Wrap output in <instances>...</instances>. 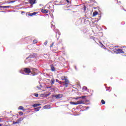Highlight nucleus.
Here are the masks:
<instances>
[{"label": "nucleus", "instance_id": "obj_1", "mask_svg": "<svg viewBox=\"0 0 126 126\" xmlns=\"http://www.w3.org/2000/svg\"><path fill=\"white\" fill-rule=\"evenodd\" d=\"M20 73L22 74H25L26 75H29V74L31 72V70L29 68H25L20 70Z\"/></svg>", "mask_w": 126, "mask_h": 126}, {"label": "nucleus", "instance_id": "obj_2", "mask_svg": "<svg viewBox=\"0 0 126 126\" xmlns=\"http://www.w3.org/2000/svg\"><path fill=\"white\" fill-rule=\"evenodd\" d=\"M62 80H64V82L63 83V85H64L65 87H67L68 84L69 83V81L67 79V78L65 76H63L61 77Z\"/></svg>", "mask_w": 126, "mask_h": 126}, {"label": "nucleus", "instance_id": "obj_3", "mask_svg": "<svg viewBox=\"0 0 126 126\" xmlns=\"http://www.w3.org/2000/svg\"><path fill=\"white\" fill-rule=\"evenodd\" d=\"M35 57H37V54L36 53H32L28 58H27V60H28V59H34Z\"/></svg>", "mask_w": 126, "mask_h": 126}, {"label": "nucleus", "instance_id": "obj_4", "mask_svg": "<svg viewBox=\"0 0 126 126\" xmlns=\"http://www.w3.org/2000/svg\"><path fill=\"white\" fill-rule=\"evenodd\" d=\"M56 37L57 38V40H59L60 38V35H61V32H60V31L59 30V29H56Z\"/></svg>", "mask_w": 126, "mask_h": 126}, {"label": "nucleus", "instance_id": "obj_5", "mask_svg": "<svg viewBox=\"0 0 126 126\" xmlns=\"http://www.w3.org/2000/svg\"><path fill=\"white\" fill-rule=\"evenodd\" d=\"M29 2L30 3L31 7H33V4H35L36 3V0H29Z\"/></svg>", "mask_w": 126, "mask_h": 126}, {"label": "nucleus", "instance_id": "obj_6", "mask_svg": "<svg viewBox=\"0 0 126 126\" xmlns=\"http://www.w3.org/2000/svg\"><path fill=\"white\" fill-rule=\"evenodd\" d=\"M63 94H56L54 96V97H55V98H56L57 99H61V98L63 97Z\"/></svg>", "mask_w": 126, "mask_h": 126}, {"label": "nucleus", "instance_id": "obj_7", "mask_svg": "<svg viewBox=\"0 0 126 126\" xmlns=\"http://www.w3.org/2000/svg\"><path fill=\"white\" fill-rule=\"evenodd\" d=\"M60 3L61 4H58L57 5H62V4H65V3H66V0H61Z\"/></svg>", "mask_w": 126, "mask_h": 126}, {"label": "nucleus", "instance_id": "obj_8", "mask_svg": "<svg viewBox=\"0 0 126 126\" xmlns=\"http://www.w3.org/2000/svg\"><path fill=\"white\" fill-rule=\"evenodd\" d=\"M115 51L117 54H120V53L123 54V53H124L123 50L121 49H117L115 50Z\"/></svg>", "mask_w": 126, "mask_h": 126}, {"label": "nucleus", "instance_id": "obj_9", "mask_svg": "<svg viewBox=\"0 0 126 126\" xmlns=\"http://www.w3.org/2000/svg\"><path fill=\"white\" fill-rule=\"evenodd\" d=\"M9 7H11V8H13V7L10 6H0V8H9Z\"/></svg>", "mask_w": 126, "mask_h": 126}, {"label": "nucleus", "instance_id": "obj_10", "mask_svg": "<svg viewBox=\"0 0 126 126\" xmlns=\"http://www.w3.org/2000/svg\"><path fill=\"white\" fill-rule=\"evenodd\" d=\"M38 12H34L33 13L28 14V16H33V15H36Z\"/></svg>", "mask_w": 126, "mask_h": 126}, {"label": "nucleus", "instance_id": "obj_11", "mask_svg": "<svg viewBox=\"0 0 126 126\" xmlns=\"http://www.w3.org/2000/svg\"><path fill=\"white\" fill-rule=\"evenodd\" d=\"M39 106H41V104L40 103H35L32 105V107L33 108H37V107H39Z\"/></svg>", "mask_w": 126, "mask_h": 126}, {"label": "nucleus", "instance_id": "obj_12", "mask_svg": "<svg viewBox=\"0 0 126 126\" xmlns=\"http://www.w3.org/2000/svg\"><path fill=\"white\" fill-rule=\"evenodd\" d=\"M49 10H48V9H42L41 10V12H42V13H48Z\"/></svg>", "mask_w": 126, "mask_h": 126}, {"label": "nucleus", "instance_id": "obj_13", "mask_svg": "<svg viewBox=\"0 0 126 126\" xmlns=\"http://www.w3.org/2000/svg\"><path fill=\"white\" fill-rule=\"evenodd\" d=\"M76 103H77V105H80L81 104H84V103H83V100L77 101Z\"/></svg>", "mask_w": 126, "mask_h": 126}, {"label": "nucleus", "instance_id": "obj_14", "mask_svg": "<svg viewBox=\"0 0 126 126\" xmlns=\"http://www.w3.org/2000/svg\"><path fill=\"white\" fill-rule=\"evenodd\" d=\"M80 24H81V20H77V22H76V25H80Z\"/></svg>", "mask_w": 126, "mask_h": 126}, {"label": "nucleus", "instance_id": "obj_15", "mask_svg": "<svg viewBox=\"0 0 126 126\" xmlns=\"http://www.w3.org/2000/svg\"><path fill=\"white\" fill-rule=\"evenodd\" d=\"M41 106L38 107L37 108H34V111L35 112H38V111H40V109H41Z\"/></svg>", "mask_w": 126, "mask_h": 126}, {"label": "nucleus", "instance_id": "obj_16", "mask_svg": "<svg viewBox=\"0 0 126 126\" xmlns=\"http://www.w3.org/2000/svg\"><path fill=\"white\" fill-rule=\"evenodd\" d=\"M51 84L53 85V84H55V79L53 78L51 79Z\"/></svg>", "mask_w": 126, "mask_h": 126}, {"label": "nucleus", "instance_id": "obj_17", "mask_svg": "<svg viewBox=\"0 0 126 126\" xmlns=\"http://www.w3.org/2000/svg\"><path fill=\"white\" fill-rule=\"evenodd\" d=\"M19 110H21L22 111H24V108H23V106H20L18 108Z\"/></svg>", "mask_w": 126, "mask_h": 126}, {"label": "nucleus", "instance_id": "obj_18", "mask_svg": "<svg viewBox=\"0 0 126 126\" xmlns=\"http://www.w3.org/2000/svg\"><path fill=\"white\" fill-rule=\"evenodd\" d=\"M70 104L71 105H77V103L76 102H74L73 101H70Z\"/></svg>", "mask_w": 126, "mask_h": 126}, {"label": "nucleus", "instance_id": "obj_19", "mask_svg": "<svg viewBox=\"0 0 126 126\" xmlns=\"http://www.w3.org/2000/svg\"><path fill=\"white\" fill-rule=\"evenodd\" d=\"M51 70L52 71H56V68L54 66H51Z\"/></svg>", "mask_w": 126, "mask_h": 126}, {"label": "nucleus", "instance_id": "obj_20", "mask_svg": "<svg viewBox=\"0 0 126 126\" xmlns=\"http://www.w3.org/2000/svg\"><path fill=\"white\" fill-rule=\"evenodd\" d=\"M98 14V12H94L93 14V16H96Z\"/></svg>", "mask_w": 126, "mask_h": 126}, {"label": "nucleus", "instance_id": "obj_21", "mask_svg": "<svg viewBox=\"0 0 126 126\" xmlns=\"http://www.w3.org/2000/svg\"><path fill=\"white\" fill-rule=\"evenodd\" d=\"M101 104H102V105H105V104H106V102H105V101L103 99H102Z\"/></svg>", "mask_w": 126, "mask_h": 126}, {"label": "nucleus", "instance_id": "obj_22", "mask_svg": "<svg viewBox=\"0 0 126 126\" xmlns=\"http://www.w3.org/2000/svg\"><path fill=\"white\" fill-rule=\"evenodd\" d=\"M16 124H19V122L18 121V120L17 122H13V125H15Z\"/></svg>", "mask_w": 126, "mask_h": 126}, {"label": "nucleus", "instance_id": "obj_23", "mask_svg": "<svg viewBox=\"0 0 126 126\" xmlns=\"http://www.w3.org/2000/svg\"><path fill=\"white\" fill-rule=\"evenodd\" d=\"M21 121H23V118H21L18 120V122H19H19H21Z\"/></svg>", "mask_w": 126, "mask_h": 126}, {"label": "nucleus", "instance_id": "obj_24", "mask_svg": "<svg viewBox=\"0 0 126 126\" xmlns=\"http://www.w3.org/2000/svg\"><path fill=\"white\" fill-rule=\"evenodd\" d=\"M33 95H34L35 97H38L39 96V94L36 93L33 94Z\"/></svg>", "mask_w": 126, "mask_h": 126}, {"label": "nucleus", "instance_id": "obj_25", "mask_svg": "<svg viewBox=\"0 0 126 126\" xmlns=\"http://www.w3.org/2000/svg\"><path fill=\"white\" fill-rule=\"evenodd\" d=\"M83 89L85 90V91H87V88L86 87H83Z\"/></svg>", "mask_w": 126, "mask_h": 126}, {"label": "nucleus", "instance_id": "obj_26", "mask_svg": "<svg viewBox=\"0 0 126 126\" xmlns=\"http://www.w3.org/2000/svg\"><path fill=\"white\" fill-rule=\"evenodd\" d=\"M59 84H62V85H63V83H65L63 82H62V81H59Z\"/></svg>", "mask_w": 126, "mask_h": 126}, {"label": "nucleus", "instance_id": "obj_27", "mask_svg": "<svg viewBox=\"0 0 126 126\" xmlns=\"http://www.w3.org/2000/svg\"><path fill=\"white\" fill-rule=\"evenodd\" d=\"M16 0H12L9 2V3H13V2H15Z\"/></svg>", "mask_w": 126, "mask_h": 126}, {"label": "nucleus", "instance_id": "obj_28", "mask_svg": "<svg viewBox=\"0 0 126 126\" xmlns=\"http://www.w3.org/2000/svg\"><path fill=\"white\" fill-rule=\"evenodd\" d=\"M44 107L45 109H49L48 107H50V105H45Z\"/></svg>", "mask_w": 126, "mask_h": 126}, {"label": "nucleus", "instance_id": "obj_29", "mask_svg": "<svg viewBox=\"0 0 126 126\" xmlns=\"http://www.w3.org/2000/svg\"><path fill=\"white\" fill-rule=\"evenodd\" d=\"M60 1H61V0H55V2H59V3H61Z\"/></svg>", "mask_w": 126, "mask_h": 126}, {"label": "nucleus", "instance_id": "obj_30", "mask_svg": "<svg viewBox=\"0 0 126 126\" xmlns=\"http://www.w3.org/2000/svg\"><path fill=\"white\" fill-rule=\"evenodd\" d=\"M51 28L54 29V28L55 27V26H54V25H53V23H51Z\"/></svg>", "mask_w": 126, "mask_h": 126}, {"label": "nucleus", "instance_id": "obj_31", "mask_svg": "<svg viewBox=\"0 0 126 126\" xmlns=\"http://www.w3.org/2000/svg\"><path fill=\"white\" fill-rule=\"evenodd\" d=\"M80 97L82 99H84V98H86V96H85V95L82 96H80Z\"/></svg>", "mask_w": 126, "mask_h": 126}, {"label": "nucleus", "instance_id": "obj_32", "mask_svg": "<svg viewBox=\"0 0 126 126\" xmlns=\"http://www.w3.org/2000/svg\"><path fill=\"white\" fill-rule=\"evenodd\" d=\"M81 98V97H80V96H78V97H77L76 98V100H78V99H80Z\"/></svg>", "mask_w": 126, "mask_h": 126}, {"label": "nucleus", "instance_id": "obj_33", "mask_svg": "<svg viewBox=\"0 0 126 126\" xmlns=\"http://www.w3.org/2000/svg\"><path fill=\"white\" fill-rule=\"evenodd\" d=\"M33 44H36V43H37V40H33Z\"/></svg>", "mask_w": 126, "mask_h": 126}, {"label": "nucleus", "instance_id": "obj_34", "mask_svg": "<svg viewBox=\"0 0 126 126\" xmlns=\"http://www.w3.org/2000/svg\"><path fill=\"white\" fill-rule=\"evenodd\" d=\"M54 46V42H52V43L50 45V48H52Z\"/></svg>", "mask_w": 126, "mask_h": 126}, {"label": "nucleus", "instance_id": "obj_35", "mask_svg": "<svg viewBox=\"0 0 126 126\" xmlns=\"http://www.w3.org/2000/svg\"><path fill=\"white\" fill-rule=\"evenodd\" d=\"M47 44H48V41H46L44 43V44L45 45H47Z\"/></svg>", "mask_w": 126, "mask_h": 126}, {"label": "nucleus", "instance_id": "obj_36", "mask_svg": "<svg viewBox=\"0 0 126 126\" xmlns=\"http://www.w3.org/2000/svg\"><path fill=\"white\" fill-rule=\"evenodd\" d=\"M19 114L21 116H22V115H23V112H19Z\"/></svg>", "mask_w": 126, "mask_h": 126}, {"label": "nucleus", "instance_id": "obj_37", "mask_svg": "<svg viewBox=\"0 0 126 126\" xmlns=\"http://www.w3.org/2000/svg\"><path fill=\"white\" fill-rule=\"evenodd\" d=\"M56 82H58V83L60 82V80H59L58 79H56Z\"/></svg>", "mask_w": 126, "mask_h": 126}, {"label": "nucleus", "instance_id": "obj_38", "mask_svg": "<svg viewBox=\"0 0 126 126\" xmlns=\"http://www.w3.org/2000/svg\"><path fill=\"white\" fill-rule=\"evenodd\" d=\"M86 10V7L84 6V11H85Z\"/></svg>", "mask_w": 126, "mask_h": 126}, {"label": "nucleus", "instance_id": "obj_39", "mask_svg": "<svg viewBox=\"0 0 126 126\" xmlns=\"http://www.w3.org/2000/svg\"><path fill=\"white\" fill-rule=\"evenodd\" d=\"M2 121V118H0V123H1Z\"/></svg>", "mask_w": 126, "mask_h": 126}, {"label": "nucleus", "instance_id": "obj_40", "mask_svg": "<svg viewBox=\"0 0 126 126\" xmlns=\"http://www.w3.org/2000/svg\"><path fill=\"white\" fill-rule=\"evenodd\" d=\"M24 12H25L22 11L21 14H23V13H24Z\"/></svg>", "mask_w": 126, "mask_h": 126}, {"label": "nucleus", "instance_id": "obj_41", "mask_svg": "<svg viewBox=\"0 0 126 126\" xmlns=\"http://www.w3.org/2000/svg\"><path fill=\"white\" fill-rule=\"evenodd\" d=\"M75 69L76 70H77V68L76 67V66H75Z\"/></svg>", "mask_w": 126, "mask_h": 126}, {"label": "nucleus", "instance_id": "obj_42", "mask_svg": "<svg viewBox=\"0 0 126 126\" xmlns=\"http://www.w3.org/2000/svg\"><path fill=\"white\" fill-rule=\"evenodd\" d=\"M66 2H67V3L69 2V1H68V0H66Z\"/></svg>", "mask_w": 126, "mask_h": 126}, {"label": "nucleus", "instance_id": "obj_43", "mask_svg": "<svg viewBox=\"0 0 126 126\" xmlns=\"http://www.w3.org/2000/svg\"><path fill=\"white\" fill-rule=\"evenodd\" d=\"M31 74L32 75V76H35V74H32V73Z\"/></svg>", "mask_w": 126, "mask_h": 126}, {"label": "nucleus", "instance_id": "obj_44", "mask_svg": "<svg viewBox=\"0 0 126 126\" xmlns=\"http://www.w3.org/2000/svg\"><path fill=\"white\" fill-rule=\"evenodd\" d=\"M37 88H38V89H40V87L37 86Z\"/></svg>", "mask_w": 126, "mask_h": 126}, {"label": "nucleus", "instance_id": "obj_45", "mask_svg": "<svg viewBox=\"0 0 126 126\" xmlns=\"http://www.w3.org/2000/svg\"><path fill=\"white\" fill-rule=\"evenodd\" d=\"M32 69H33V71H35L36 70L35 68H32Z\"/></svg>", "mask_w": 126, "mask_h": 126}, {"label": "nucleus", "instance_id": "obj_46", "mask_svg": "<svg viewBox=\"0 0 126 126\" xmlns=\"http://www.w3.org/2000/svg\"><path fill=\"white\" fill-rule=\"evenodd\" d=\"M47 88H52V87H48Z\"/></svg>", "mask_w": 126, "mask_h": 126}, {"label": "nucleus", "instance_id": "obj_47", "mask_svg": "<svg viewBox=\"0 0 126 126\" xmlns=\"http://www.w3.org/2000/svg\"><path fill=\"white\" fill-rule=\"evenodd\" d=\"M0 12H4L3 11H0Z\"/></svg>", "mask_w": 126, "mask_h": 126}, {"label": "nucleus", "instance_id": "obj_48", "mask_svg": "<svg viewBox=\"0 0 126 126\" xmlns=\"http://www.w3.org/2000/svg\"><path fill=\"white\" fill-rule=\"evenodd\" d=\"M100 45H101L102 46H103V43H100Z\"/></svg>", "mask_w": 126, "mask_h": 126}, {"label": "nucleus", "instance_id": "obj_49", "mask_svg": "<svg viewBox=\"0 0 126 126\" xmlns=\"http://www.w3.org/2000/svg\"><path fill=\"white\" fill-rule=\"evenodd\" d=\"M115 47H116V48H118L119 46H116Z\"/></svg>", "mask_w": 126, "mask_h": 126}, {"label": "nucleus", "instance_id": "obj_50", "mask_svg": "<svg viewBox=\"0 0 126 126\" xmlns=\"http://www.w3.org/2000/svg\"><path fill=\"white\" fill-rule=\"evenodd\" d=\"M49 94H46V97H48V96H49Z\"/></svg>", "mask_w": 126, "mask_h": 126}, {"label": "nucleus", "instance_id": "obj_51", "mask_svg": "<svg viewBox=\"0 0 126 126\" xmlns=\"http://www.w3.org/2000/svg\"><path fill=\"white\" fill-rule=\"evenodd\" d=\"M108 90H109V89H107V90H106V91H108Z\"/></svg>", "mask_w": 126, "mask_h": 126}, {"label": "nucleus", "instance_id": "obj_52", "mask_svg": "<svg viewBox=\"0 0 126 126\" xmlns=\"http://www.w3.org/2000/svg\"><path fill=\"white\" fill-rule=\"evenodd\" d=\"M87 108H88V109L89 108V107H87Z\"/></svg>", "mask_w": 126, "mask_h": 126}, {"label": "nucleus", "instance_id": "obj_53", "mask_svg": "<svg viewBox=\"0 0 126 126\" xmlns=\"http://www.w3.org/2000/svg\"><path fill=\"white\" fill-rule=\"evenodd\" d=\"M0 126H2L1 124H0Z\"/></svg>", "mask_w": 126, "mask_h": 126}, {"label": "nucleus", "instance_id": "obj_54", "mask_svg": "<svg viewBox=\"0 0 126 126\" xmlns=\"http://www.w3.org/2000/svg\"><path fill=\"white\" fill-rule=\"evenodd\" d=\"M40 6L42 5L41 4H39Z\"/></svg>", "mask_w": 126, "mask_h": 126}, {"label": "nucleus", "instance_id": "obj_55", "mask_svg": "<svg viewBox=\"0 0 126 126\" xmlns=\"http://www.w3.org/2000/svg\"><path fill=\"white\" fill-rule=\"evenodd\" d=\"M123 9L125 10V9L124 8H123Z\"/></svg>", "mask_w": 126, "mask_h": 126}, {"label": "nucleus", "instance_id": "obj_56", "mask_svg": "<svg viewBox=\"0 0 126 126\" xmlns=\"http://www.w3.org/2000/svg\"><path fill=\"white\" fill-rule=\"evenodd\" d=\"M109 88H111V87H109Z\"/></svg>", "mask_w": 126, "mask_h": 126}, {"label": "nucleus", "instance_id": "obj_57", "mask_svg": "<svg viewBox=\"0 0 126 126\" xmlns=\"http://www.w3.org/2000/svg\"><path fill=\"white\" fill-rule=\"evenodd\" d=\"M71 1H72V0H71Z\"/></svg>", "mask_w": 126, "mask_h": 126}, {"label": "nucleus", "instance_id": "obj_58", "mask_svg": "<svg viewBox=\"0 0 126 126\" xmlns=\"http://www.w3.org/2000/svg\"><path fill=\"white\" fill-rule=\"evenodd\" d=\"M125 11H126V10H125Z\"/></svg>", "mask_w": 126, "mask_h": 126}]
</instances>
